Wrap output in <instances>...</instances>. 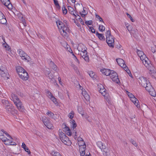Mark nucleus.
I'll return each instance as SVG.
<instances>
[{"label":"nucleus","instance_id":"f257e3e1","mask_svg":"<svg viewBox=\"0 0 156 156\" xmlns=\"http://www.w3.org/2000/svg\"><path fill=\"white\" fill-rule=\"evenodd\" d=\"M56 22L61 34L63 37L67 36L69 31L68 27L65 26L64 24L59 20H57Z\"/></svg>","mask_w":156,"mask_h":156},{"label":"nucleus","instance_id":"f03ea898","mask_svg":"<svg viewBox=\"0 0 156 156\" xmlns=\"http://www.w3.org/2000/svg\"><path fill=\"white\" fill-rule=\"evenodd\" d=\"M11 99L13 101L17 108L20 111H23L24 108L22 102L19 100L17 96L14 94H12L11 95Z\"/></svg>","mask_w":156,"mask_h":156},{"label":"nucleus","instance_id":"7ed1b4c3","mask_svg":"<svg viewBox=\"0 0 156 156\" xmlns=\"http://www.w3.org/2000/svg\"><path fill=\"white\" fill-rule=\"evenodd\" d=\"M106 36V41L110 47L113 48L114 47V37L111 35L110 30L107 31L105 33Z\"/></svg>","mask_w":156,"mask_h":156},{"label":"nucleus","instance_id":"20e7f679","mask_svg":"<svg viewBox=\"0 0 156 156\" xmlns=\"http://www.w3.org/2000/svg\"><path fill=\"white\" fill-rule=\"evenodd\" d=\"M58 132L61 141L66 145H70L71 144V141L66 134L60 129L59 130Z\"/></svg>","mask_w":156,"mask_h":156},{"label":"nucleus","instance_id":"39448f33","mask_svg":"<svg viewBox=\"0 0 156 156\" xmlns=\"http://www.w3.org/2000/svg\"><path fill=\"white\" fill-rule=\"evenodd\" d=\"M139 81L141 85L144 87H145L148 86V84L150 83L149 81H147V79L143 76L140 77Z\"/></svg>","mask_w":156,"mask_h":156},{"label":"nucleus","instance_id":"423d86ee","mask_svg":"<svg viewBox=\"0 0 156 156\" xmlns=\"http://www.w3.org/2000/svg\"><path fill=\"white\" fill-rule=\"evenodd\" d=\"M109 75L113 81L117 83L119 82L117 74L114 71L111 70V73Z\"/></svg>","mask_w":156,"mask_h":156},{"label":"nucleus","instance_id":"0eeeda50","mask_svg":"<svg viewBox=\"0 0 156 156\" xmlns=\"http://www.w3.org/2000/svg\"><path fill=\"white\" fill-rule=\"evenodd\" d=\"M146 90L149 92V94L151 96L154 97L156 96V94L155 90L152 87L151 83L148 84V86L146 87Z\"/></svg>","mask_w":156,"mask_h":156},{"label":"nucleus","instance_id":"6e6552de","mask_svg":"<svg viewBox=\"0 0 156 156\" xmlns=\"http://www.w3.org/2000/svg\"><path fill=\"white\" fill-rule=\"evenodd\" d=\"M5 109L9 113L14 115L17 112V110L13 108L12 105L10 104L5 107Z\"/></svg>","mask_w":156,"mask_h":156},{"label":"nucleus","instance_id":"1a4fd4ad","mask_svg":"<svg viewBox=\"0 0 156 156\" xmlns=\"http://www.w3.org/2000/svg\"><path fill=\"white\" fill-rule=\"evenodd\" d=\"M2 3L8 9H11L12 8V5L10 2V0H1Z\"/></svg>","mask_w":156,"mask_h":156},{"label":"nucleus","instance_id":"9d476101","mask_svg":"<svg viewBox=\"0 0 156 156\" xmlns=\"http://www.w3.org/2000/svg\"><path fill=\"white\" fill-rule=\"evenodd\" d=\"M62 127L64 132L68 136H70L71 135L72 133L69 127H67L65 124H62Z\"/></svg>","mask_w":156,"mask_h":156},{"label":"nucleus","instance_id":"9b49d317","mask_svg":"<svg viewBox=\"0 0 156 156\" xmlns=\"http://www.w3.org/2000/svg\"><path fill=\"white\" fill-rule=\"evenodd\" d=\"M116 61L118 65L124 69H127L126 65L123 59H116Z\"/></svg>","mask_w":156,"mask_h":156},{"label":"nucleus","instance_id":"f8f14e48","mask_svg":"<svg viewBox=\"0 0 156 156\" xmlns=\"http://www.w3.org/2000/svg\"><path fill=\"white\" fill-rule=\"evenodd\" d=\"M17 52L20 56L21 58L23 57V58H28L29 57V56L21 49H18Z\"/></svg>","mask_w":156,"mask_h":156},{"label":"nucleus","instance_id":"ddd939ff","mask_svg":"<svg viewBox=\"0 0 156 156\" xmlns=\"http://www.w3.org/2000/svg\"><path fill=\"white\" fill-rule=\"evenodd\" d=\"M19 77L22 80H27L29 78V75L27 72L26 71L19 75Z\"/></svg>","mask_w":156,"mask_h":156},{"label":"nucleus","instance_id":"4468645a","mask_svg":"<svg viewBox=\"0 0 156 156\" xmlns=\"http://www.w3.org/2000/svg\"><path fill=\"white\" fill-rule=\"evenodd\" d=\"M149 70V73L152 76H154L155 75H156V73L154 70V67L152 66V64L151 66H149L148 67H147Z\"/></svg>","mask_w":156,"mask_h":156},{"label":"nucleus","instance_id":"2eb2a0df","mask_svg":"<svg viewBox=\"0 0 156 156\" xmlns=\"http://www.w3.org/2000/svg\"><path fill=\"white\" fill-rule=\"evenodd\" d=\"M86 146H83L80 147H79V151L80 153V156H86V155L85 156V151L86 149ZM89 154H90V153ZM89 154H86V155H89Z\"/></svg>","mask_w":156,"mask_h":156},{"label":"nucleus","instance_id":"dca6fc26","mask_svg":"<svg viewBox=\"0 0 156 156\" xmlns=\"http://www.w3.org/2000/svg\"><path fill=\"white\" fill-rule=\"evenodd\" d=\"M7 22V20L4 14L1 12H0V23L5 24Z\"/></svg>","mask_w":156,"mask_h":156},{"label":"nucleus","instance_id":"f3484780","mask_svg":"<svg viewBox=\"0 0 156 156\" xmlns=\"http://www.w3.org/2000/svg\"><path fill=\"white\" fill-rule=\"evenodd\" d=\"M137 53L138 55L140 58H148L146 55L142 51H140L138 49H137Z\"/></svg>","mask_w":156,"mask_h":156},{"label":"nucleus","instance_id":"a211bd4d","mask_svg":"<svg viewBox=\"0 0 156 156\" xmlns=\"http://www.w3.org/2000/svg\"><path fill=\"white\" fill-rule=\"evenodd\" d=\"M100 71L103 74L108 76L111 73V70L108 69H100Z\"/></svg>","mask_w":156,"mask_h":156},{"label":"nucleus","instance_id":"6ab92c4d","mask_svg":"<svg viewBox=\"0 0 156 156\" xmlns=\"http://www.w3.org/2000/svg\"><path fill=\"white\" fill-rule=\"evenodd\" d=\"M12 139H9L7 138V140H5L4 141V143L5 144L7 145H16V143L13 142L12 140Z\"/></svg>","mask_w":156,"mask_h":156},{"label":"nucleus","instance_id":"aec40b11","mask_svg":"<svg viewBox=\"0 0 156 156\" xmlns=\"http://www.w3.org/2000/svg\"><path fill=\"white\" fill-rule=\"evenodd\" d=\"M140 59L141 60L142 62L146 67H148L149 66H151L152 65L149 59Z\"/></svg>","mask_w":156,"mask_h":156},{"label":"nucleus","instance_id":"412c9836","mask_svg":"<svg viewBox=\"0 0 156 156\" xmlns=\"http://www.w3.org/2000/svg\"><path fill=\"white\" fill-rule=\"evenodd\" d=\"M49 61L50 62L49 63L50 67L54 71L56 72H57L58 71V69L56 66L50 60Z\"/></svg>","mask_w":156,"mask_h":156},{"label":"nucleus","instance_id":"4be33fe9","mask_svg":"<svg viewBox=\"0 0 156 156\" xmlns=\"http://www.w3.org/2000/svg\"><path fill=\"white\" fill-rule=\"evenodd\" d=\"M102 151L103 152V154L105 156H109L110 155L109 150L106 148L105 147L102 150Z\"/></svg>","mask_w":156,"mask_h":156},{"label":"nucleus","instance_id":"5701e85b","mask_svg":"<svg viewBox=\"0 0 156 156\" xmlns=\"http://www.w3.org/2000/svg\"><path fill=\"white\" fill-rule=\"evenodd\" d=\"M80 55L83 58H88L87 55V53L86 49L80 52Z\"/></svg>","mask_w":156,"mask_h":156},{"label":"nucleus","instance_id":"b1692460","mask_svg":"<svg viewBox=\"0 0 156 156\" xmlns=\"http://www.w3.org/2000/svg\"><path fill=\"white\" fill-rule=\"evenodd\" d=\"M16 70L19 75L26 71L23 68L20 66L16 67Z\"/></svg>","mask_w":156,"mask_h":156},{"label":"nucleus","instance_id":"393cba45","mask_svg":"<svg viewBox=\"0 0 156 156\" xmlns=\"http://www.w3.org/2000/svg\"><path fill=\"white\" fill-rule=\"evenodd\" d=\"M96 35L98 36L99 39L100 40L102 41H105V38L102 34H100L97 32L96 33Z\"/></svg>","mask_w":156,"mask_h":156},{"label":"nucleus","instance_id":"a878e982","mask_svg":"<svg viewBox=\"0 0 156 156\" xmlns=\"http://www.w3.org/2000/svg\"><path fill=\"white\" fill-rule=\"evenodd\" d=\"M65 44H66V47H67V50L70 53V54H72V55L73 56V58H77L76 57L74 53L72 51V50L71 49V48L69 47V45H67V44L66 43Z\"/></svg>","mask_w":156,"mask_h":156},{"label":"nucleus","instance_id":"bb28decb","mask_svg":"<svg viewBox=\"0 0 156 156\" xmlns=\"http://www.w3.org/2000/svg\"><path fill=\"white\" fill-rule=\"evenodd\" d=\"M130 100L134 105L137 107H138V103L139 102L138 100L135 97H134V98L133 97L131 98Z\"/></svg>","mask_w":156,"mask_h":156},{"label":"nucleus","instance_id":"cd10ccee","mask_svg":"<svg viewBox=\"0 0 156 156\" xmlns=\"http://www.w3.org/2000/svg\"><path fill=\"white\" fill-rule=\"evenodd\" d=\"M46 122V123H45L44 124L46 127L49 129H52L53 127V125L51 123L50 121H47Z\"/></svg>","mask_w":156,"mask_h":156},{"label":"nucleus","instance_id":"c85d7f7f","mask_svg":"<svg viewBox=\"0 0 156 156\" xmlns=\"http://www.w3.org/2000/svg\"><path fill=\"white\" fill-rule=\"evenodd\" d=\"M69 12L71 14L73 15L74 16H76V15L74 14V9L71 6H69L68 7Z\"/></svg>","mask_w":156,"mask_h":156},{"label":"nucleus","instance_id":"c756f323","mask_svg":"<svg viewBox=\"0 0 156 156\" xmlns=\"http://www.w3.org/2000/svg\"><path fill=\"white\" fill-rule=\"evenodd\" d=\"M97 145L101 150L105 147V145H103V144L101 141H98L97 142Z\"/></svg>","mask_w":156,"mask_h":156},{"label":"nucleus","instance_id":"7c9ffc66","mask_svg":"<svg viewBox=\"0 0 156 156\" xmlns=\"http://www.w3.org/2000/svg\"><path fill=\"white\" fill-rule=\"evenodd\" d=\"M5 68L4 67L2 66L0 68V74L2 76H4L5 74Z\"/></svg>","mask_w":156,"mask_h":156},{"label":"nucleus","instance_id":"2f4dec72","mask_svg":"<svg viewBox=\"0 0 156 156\" xmlns=\"http://www.w3.org/2000/svg\"><path fill=\"white\" fill-rule=\"evenodd\" d=\"M99 92L102 94V95L105 96L106 94V89H100L98 90Z\"/></svg>","mask_w":156,"mask_h":156},{"label":"nucleus","instance_id":"473e14b6","mask_svg":"<svg viewBox=\"0 0 156 156\" xmlns=\"http://www.w3.org/2000/svg\"><path fill=\"white\" fill-rule=\"evenodd\" d=\"M2 102L3 105H5V107L10 104L8 101L5 99L2 100Z\"/></svg>","mask_w":156,"mask_h":156},{"label":"nucleus","instance_id":"72a5a7b5","mask_svg":"<svg viewBox=\"0 0 156 156\" xmlns=\"http://www.w3.org/2000/svg\"><path fill=\"white\" fill-rule=\"evenodd\" d=\"M42 120L44 124L46 123V122L49 121V118H47L45 116H44L42 117Z\"/></svg>","mask_w":156,"mask_h":156},{"label":"nucleus","instance_id":"f704fd0d","mask_svg":"<svg viewBox=\"0 0 156 156\" xmlns=\"http://www.w3.org/2000/svg\"><path fill=\"white\" fill-rule=\"evenodd\" d=\"M3 46L5 47L7 49V50L8 51H9V49H10V47L5 42L2 44Z\"/></svg>","mask_w":156,"mask_h":156},{"label":"nucleus","instance_id":"c9c22d12","mask_svg":"<svg viewBox=\"0 0 156 156\" xmlns=\"http://www.w3.org/2000/svg\"><path fill=\"white\" fill-rule=\"evenodd\" d=\"M71 124H72L71 126H72V128L73 129H74L76 127V126H77L76 123L75 122L74 120H71Z\"/></svg>","mask_w":156,"mask_h":156},{"label":"nucleus","instance_id":"e433bc0d","mask_svg":"<svg viewBox=\"0 0 156 156\" xmlns=\"http://www.w3.org/2000/svg\"><path fill=\"white\" fill-rule=\"evenodd\" d=\"M46 93L48 97L49 98H51L53 96V95H52V94L51 92H50L49 90H47L46 91Z\"/></svg>","mask_w":156,"mask_h":156},{"label":"nucleus","instance_id":"4c0bfd02","mask_svg":"<svg viewBox=\"0 0 156 156\" xmlns=\"http://www.w3.org/2000/svg\"><path fill=\"white\" fill-rule=\"evenodd\" d=\"M99 30L101 32H103L105 30V27L102 25H100L99 27Z\"/></svg>","mask_w":156,"mask_h":156},{"label":"nucleus","instance_id":"58836bf2","mask_svg":"<svg viewBox=\"0 0 156 156\" xmlns=\"http://www.w3.org/2000/svg\"><path fill=\"white\" fill-rule=\"evenodd\" d=\"M68 116L70 119H72L74 116V112L73 111H71V112L69 114Z\"/></svg>","mask_w":156,"mask_h":156},{"label":"nucleus","instance_id":"ea45409f","mask_svg":"<svg viewBox=\"0 0 156 156\" xmlns=\"http://www.w3.org/2000/svg\"><path fill=\"white\" fill-rule=\"evenodd\" d=\"M78 144L79 146V147L81 146H86L85 143L84 141H80L78 142Z\"/></svg>","mask_w":156,"mask_h":156},{"label":"nucleus","instance_id":"a19ab883","mask_svg":"<svg viewBox=\"0 0 156 156\" xmlns=\"http://www.w3.org/2000/svg\"><path fill=\"white\" fill-rule=\"evenodd\" d=\"M50 99L55 104H57V101H56V98L54 97V96H53L51 98H50Z\"/></svg>","mask_w":156,"mask_h":156},{"label":"nucleus","instance_id":"79ce46f5","mask_svg":"<svg viewBox=\"0 0 156 156\" xmlns=\"http://www.w3.org/2000/svg\"><path fill=\"white\" fill-rule=\"evenodd\" d=\"M83 96L87 101H89L90 99V96L87 93L85 94H83Z\"/></svg>","mask_w":156,"mask_h":156},{"label":"nucleus","instance_id":"37998d69","mask_svg":"<svg viewBox=\"0 0 156 156\" xmlns=\"http://www.w3.org/2000/svg\"><path fill=\"white\" fill-rule=\"evenodd\" d=\"M62 9L63 14H66L67 12V10L66 9L64 5H63L62 7Z\"/></svg>","mask_w":156,"mask_h":156},{"label":"nucleus","instance_id":"c03bdc74","mask_svg":"<svg viewBox=\"0 0 156 156\" xmlns=\"http://www.w3.org/2000/svg\"><path fill=\"white\" fill-rule=\"evenodd\" d=\"M46 114L51 118H53L54 115V114L50 111H48L46 113Z\"/></svg>","mask_w":156,"mask_h":156},{"label":"nucleus","instance_id":"a18cd8bd","mask_svg":"<svg viewBox=\"0 0 156 156\" xmlns=\"http://www.w3.org/2000/svg\"><path fill=\"white\" fill-rule=\"evenodd\" d=\"M79 86L80 87V89L82 91V95L83 96V94H87L86 91L85 90V89H83V87L79 85Z\"/></svg>","mask_w":156,"mask_h":156},{"label":"nucleus","instance_id":"49530a36","mask_svg":"<svg viewBox=\"0 0 156 156\" xmlns=\"http://www.w3.org/2000/svg\"><path fill=\"white\" fill-rule=\"evenodd\" d=\"M52 154L53 156H61L58 152L54 151L52 152Z\"/></svg>","mask_w":156,"mask_h":156},{"label":"nucleus","instance_id":"de8ad7c7","mask_svg":"<svg viewBox=\"0 0 156 156\" xmlns=\"http://www.w3.org/2000/svg\"><path fill=\"white\" fill-rule=\"evenodd\" d=\"M126 93L127 94H128V96L129 97V98L131 99L133 98H134V95L132 94L131 93L129 92L128 91H126Z\"/></svg>","mask_w":156,"mask_h":156},{"label":"nucleus","instance_id":"09e8293b","mask_svg":"<svg viewBox=\"0 0 156 156\" xmlns=\"http://www.w3.org/2000/svg\"><path fill=\"white\" fill-rule=\"evenodd\" d=\"M54 4L55 6H56L57 8L58 9H60V5L58 2V1L57 0L56 1H54Z\"/></svg>","mask_w":156,"mask_h":156},{"label":"nucleus","instance_id":"8fccbe9b","mask_svg":"<svg viewBox=\"0 0 156 156\" xmlns=\"http://www.w3.org/2000/svg\"><path fill=\"white\" fill-rule=\"evenodd\" d=\"M132 31V33L134 35H136L138 34V30L137 29L133 30H131Z\"/></svg>","mask_w":156,"mask_h":156},{"label":"nucleus","instance_id":"3c124183","mask_svg":"<svg viewBox=\"0 0 156 156\" xmlns=\"http://www.w3.org/2000/svg\"><path fill=\"white\" fill-rule=\"evenodd\" d=\"M93 23V22L92 20H89V21H86L85 22V23L87 25H91Z\"/></svg>","mask_w":156,"mask_h":156},{"label":"nucleus","instance_id":"603ef678","mask_svg":"<svg viewBox=\"0 0 156 156\" xmlns=\"http://www.w3.org/2000/svg\"><path fill=\"white\" fill-rule=\"evenodd\" d=\"M89 29L90 30L91 32L93 33H95V30L92 27H89Z\"/></svg>","mask_w":156,"mask_h":156},{"label":"nucleus","instance_id":"864d4df0","mask_svg":"<svg viewBox=\"0 0 156 156\" xmlns=\"http://www.w3.org/2000/svg\"><path fill=\"white\" fill-rule=\"evenodd\" d=\"M89 75L91 77H94V76L95 75L93 71H90L89 73Z\"/></svg>","mask_w":156,"mask_h":156},{"label":"nucleus","instance_id":"5fc2aeb1","mask_svg":"<svg viewBox=\"0 0 156 156\" xmlns=\"http://www.w3.org/2000/svg\"><path fill=\"white\" fill-rule=\"evenodd\" d=\"M0 139L2 140L4 142L5 140H7V138L4 137L3 135H0Z\"/></svg>","mask_w":156,"mask_h":156},{"label":"nucleus","instance_id":"6e6d98bb","mask_svg":"<svg viewBox=\"0 0 156 156\" xmlns=\"http://www.w3.org/2000/svg\"><path fill=\"white\" fill-rule=\"evenodd\" d=\"M78 110L79 113L81 114L82 115H83V114L82 113V108L80 107H78Z\"/></svg>","mask_w":156,"mask_h":156},{"label":"nucleus","instance_id":"4d7b16f0","mask_svg":"<svg viewBox=\"0 0 156 156\" xmlns=\"http://www.w3.org/2000/svg\"><path fill=\"white\" fill-rule=\"evenodd\" d=\"M49 78L51 79V81H53L54 82H56V80L53 78V76L50 75L48 76Z\"/></svg>","mask_w":156,"mask_h":156},{"label":"nucleus","instance_id":"13d9d810","mask_svg":"<svg viewBox=\"0 0 156 156\" xmlns=\"http://www.w3.org/2000/svg\"><path fill=\"white\" fill-rule=\"evenodd\" d=\"M96 17L98 19H99L100 21L102 22L103 23H104L102 18L101 17H100L99 16H98V15H96Z\"/></svg>","mask_w":156,"mask_h":156},{"label":"nucleus","instance_id":"bf43d9fd","mask_svg":"<svg viewBox=\"0 0 156 156\" xmlns=\"http://www.w3.org/2000/svg\"><path fill=\"white\" fill-rule=\"evenodd\" d=\"M131 142L135 146H137V144H136V142L134 141L133 140H131Z\"/></svg>","mask_w":156,"mask_h":156},{"label":"nucleus","instance_id":"052dcab7","mask_svg":"<svg viewBox=\"0 0 156 156\" xmlns=\"http://www.w3.org/2000/svg\"><path fill=\"white\" fill-rule=\"evenodd\" d=\"M126 27L127 30L129 31H130L132 30V26H131L128 25V26H126Z\"/></svg>","mask_w":156,"mask_h":156},{"label":"nucleus","instance_id":"680f3d73","mask_svg":"<svg viewBox=\"0 0 156 156\" xmlns=\"http://www.w3.org/2000/svg\"><path fill=\"white\" fill-rule=\"evenodd\" d=\"M98 90L100 89H105L103 86L101 84H100L98 85Z\"/></svg>","mask_w":156,"mask_h":156},{"label":"nucleus","instance_id":"e2e57ef3","mask_svg":"<svg viewBox=\"0 0 156 156\" xmlns=\"http://www.w3.org/2000/svg\"><path fill=\"white\" fill-rule=\"evenodd\" d=\"M24 150L26 152L28 153V154H30V151L28 147H27L25 149H24Z\"/></svg>","mask_w":156,"mask_h":156},{"label":"nucleus","instance_id":"0e129e2a","mask_svg":"<svg viewBox=\"0 0 156 156\" xmlns=\"http://www.w3.org/2000/svg\"><path fill=\"white\" fill-rule=\"evenodd\" d=\"M126 68H127V69H124L127 73L128 74L129 76H130V75H131L130 72V70L129 69H128V68L126 67Z\"/></svg>","mask_w":156,"mask_h":156},{"label":"nucleus","instance_id":"69168bd1","mask_svg":"<svg viewBox=\"0 0 156 156\" xmlns=\"http://www.w3.org/2000/svg\"><path fill=\"white\" fill-rule=\"evenodd\" d=\"M22 147L24 149L27 147L25 143H23L22 144Z\"/></svg>","mask_w":156,"mask_h":156},{"label":"nucleus","instance_id":"338daca9","mask_svg":"<svg viewBox=\"0 0 156 156\" xmlns=\"http://www.w3.org/2000/svg\"><path fill=\"white\" fill-rule=\"evenodd\" d=\"M115 47L116 48H117L118 49H119L121 48V46L119 44H118L116 45Z\"/></svg>","mask_w":156,"mask_h":156},{"label":"nucleus","instance_id":"774afa93","mask_svg":"<svg viewBox=\"0 0 156 156\" xmlns=\"http://www.w3.org/2000/svg\"><path fill=\"white\" fill-rule=\"evenodd\" d=\"M6 135L8 136V137H9L10 138H11V139H12V137H11V136L6 132H5L4 133Z\"/></svg>","mask_w":156,"mask_h":156}]
</instances>
